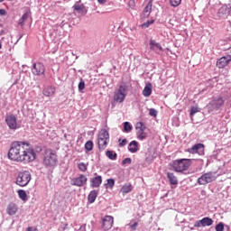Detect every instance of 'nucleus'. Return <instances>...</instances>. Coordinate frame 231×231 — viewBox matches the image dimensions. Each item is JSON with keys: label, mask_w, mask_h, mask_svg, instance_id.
Segmentation results:
<instances>
[{"label": "nucleus", "mask_w": 231, "mask_h": 231, "mask_svg": "<svg viewBox=\"0 0 231 231\" xmlns=\"http://www.w3.org/2000/svg\"><path fill=\"white\" fill-rule=\"evenodd\" d=\"M36 156L35 149L26 141L13 142L8 152L9 160L19 163H32Z\"/></svg>", "instance_id": "obj_1"}, {"label": "nucleus", "mask_w": 231, "mask_h": 231, "mask_svg": "<svg viewBox=\"0 0 231 231\" xmlns=\"http://www.w3.org/2000/svg\"><path fill=\"white\" fill-rule=\"evenodd\" d=\"M59 162V159L57 157V153L53 152L51 149H47L44 151L43 153V165L46 167V169H53L57 162Z\"/></svg>", "instance_id": "obj_2"}, {"label": "nucleus", "mask_w": 231, "mask_h": 231, "mask_svg": "<svg viewBox=\"0 0 231 231\" xmlns=\"http://www.w3.org/2000/svg\"><path fill=\"white\" fill-rule=\"evenodd\" d=\"M191 165L192 159H177L171 162V167L175 172H185Z\"/></svg>", "instance_id": "obj_3"}, {"label": "nucleus", "mask_w": 231, "mask_h": 231, "mask_svg": "<svg viewBox=\"0 0 231 231\" xmlns=\"http://www.w3.org/2000/svg\"><path fill=\"white\" fill-rule=\"evenodd\" d=\"M30 181H32V173H30V171H23L18 172L15 181L16 185H19V187H26Z\"/></svg>", "instance_id": "obj_4"}, {"label": "nucleus", "mask_w": 231, "mask_h": 231, "mask_svg": "<svg viewBox=\"0 0 231 231\" xmlns=\"http://www.w3.org/2000/svg\"><path fill=\"white\" fill-rule=\"evenodd\" d=\"M225 105V100H223V97H218L211 100L208 105H207V109L208 113H213V111H219L221 107Z\"/></svg>", "instance_id": "obj_5"}, {"label": "nucleus", "mask_w": 231, "mask_h": 231, "mask_svg": "<svg viewBox=\"0 0 231 231\" xmlns=\"http://www.w3.org/2000/svg\"><path fill=\"white\" fill-rule=\"evenodd\" d=\"M125 97H127V86L120 85L118 89L114 94V100L122 104L124 100H125Z\"/></svg>", "instance_id": "obj_6"}, {"label": "nucleus", "mask_w": 231, "mask_h": 231, "mask_svg": "<svg viewBox=\"0 0 231 231\" xmlns=\"http://www.w3.org/2000/svg\"><path fill=\"white\" fill-rule=\"evenodd\" d=\"M216 180V175L214 172H207L204 173L201 177L198 179V183L199 185H207L208 183H212V181H215Z\"/></svg>", "instance_id": "obj_7"}, {"label": "nucleus", "mask_w": 231, "mask_h": 231, "mask_svg": "<svg viewBox=\"0 0 231 231\" xmlns=\"http://www.w3.org/2000/svg\"><path fill=\"white\" fill-rule=\"evenodd\" d=\"M46 67H44V64L41 62L33 63L32 68V75H35L36 77H41V75H44Z\"/></svg>", "instance_id": "obj_8"}, {"label": "nucleus", "mask_w": 231, "mask_h": 231, "mask_svg": "<svg viewBox=\"0 0 231 231\" xmlns=\"http://www.w3.org/2000/svg\"><path fill=\"white\" fill-rule=\"evenodd\" d=\"M136 135L138 140H145L147 138V133H145V125L143 123L139 122L135 125Z\"/></svg>", "instance_id": "obj_9"}, {"label": "nucleus", "mask_w": 231, "mask_h": 231, "mask_svg": "<svg viewBox=\"0 0 231 231\" xmlns=\"http://www.w3.org/2000/svg\"><path fill=\"white\" fill-rule=\"evenodd\" d=\"M189 152L190 154H199V156H203L205 154V145L203 143H198L189 149Z\"/></svg>", "instance_id": "obj_10"}, {"label": "nucleus", "mask_w": 231, "mask_h": 231, "mask_svg": "<svg viewBox=\"0 0 231 231\" xmlns=\"http://www.w3.org/2000/svg\"><path fill=\"white\" fill-rule=\"evenodd\" d=\"M113 223H115L113 217L106 216L103 218V224H102L103 230H111V228H113Z\"/></svg>", "instance_id": "obj_11"}, {"label": "nucleus", "mask_w": 231, "mask_h": 231, "mask_svg": "<svg viewBox=\"0 0 231 231\" xmlns=\"http://www.w3.org/2000/svg\"><path fill=\"white\" fill-rule=\"evenodd\" d=\"M5 122L8 125V127L13 130H15L19 127V126H17V117H15V116H14V115H10L8 116H6Z\"/></svg>", "instance_id": "obj_12"}, {"label": "nucleus", "mask_w": 231, "mask_h": 231, "mask_svg": "<svg viewBox=\"0 0 231 231\" xmlns=\"http://www.w3.org/2000/svg\"><path fill=\"white\" fill-rule=\"evenodd\" d=\"M88 183V177L86 175H79L78 178H75L72 180V185H75L76 187H84Z\"/></svg>", "instance_id": "obj_13"}, {"label": "nucleus", "mask_w": 231, "mask_h": 231, "mask_svg": "<svg viewBox=\"0 0 231 231\" xmlns=\"http://www.w3.org/2000/svg\"><path fill=\"white\" fill-rule=\"evenodd\" d=\"M230 10H231L230 5H222L218 9V12H217L218 17H222L223 19H225V17H228V15H230Z\"/></svg>", "instance_id": "obj_14"}, {"label": "nucleus", "mask_w": 231, "mask_h": 231, "mask_svg": "<svg viewBox=\"0 0 231 231\" xmlns=\"http://www.w3.org/2000/svg\"><path fill=\"white\" fill-rule=\"evenodd\" d=\"M150 50L155 51V53H160V51H163V47H162L160 42H157L154 40H150Z\"/></svg>", "instance_id": "obj_15"}, {"label": "nucleus", "mask_w": 231, "mask_h": 231, "mask_svg": "<svg viewBox=\"0 0 231 231\" xmlns=\"http://www.w3.org/2000/svg\"><path fill=\"white\" fill-rule=\"evenodd\" d=\"M230 60H231L230 56H224L217 61V66L219 69L226 68V66H228V63L230 62Z\"/></svg>", "instance_id": "obj_16"}, {"label": "nucleus", "mask_w": 231, "mask_h": 231, "mask_svg": "<svg viewBox=\"0 0 231 231\" xmlns=\"http://www.w3.org/2000/svg\"><path fill=\"white\" fill-rule=\"evenodd\" d=\"M102 185V176L98 175L90 180V186L93 189H97Z\"/></svg>", "instance_id": "obj_17"}, {"label": "nucleus", "mask_w": 231, "mask_h": 231, "mask_svg": "<svg viewBox=\"0 0 231 231\" xmlns=\"http://www.w3.org/2000/svg\"><path fill=\"white\" fill-rule=\"evenodd\" d=\"M17 210H18L17 204H14V203H10L6 208V212L8 216H15V214H17Z\"/></svg>", "instance_id": "obj_18"}, {"label": "nucleus", "mask_w": 231, "mask_h": 231, "mask_svg": "<svg viewBox=\"0 0 231 231\" xmlns=\"http://www.w3.org/2000/svg\"><path fill=\"white\" fill-rule=\"evenodd\" d=\"M152 11V2H149L143 11V17L145 19L151 15Z\"/></svg>", "instance_id": "obj_19"}, {"label": "nucleus", "mask_w": 231, "mask_h": 231, "mask_svg": "<svg viewBox=\"0 0 231 231\" xmlns=\"http://www.w3.org/2000/svg\"><path fill=\"white\" fill-rule=\"evenodd\" d=\"M128 151L133 153L138 152V142L132 141L128 145Z\"/></svg>", "instance_id": "obj_20"}, {"label": "nucleus", "mask_w": 231, "mask_h": 231, "mask_svg": "<svg viewBox=\"0 0 231 231\" xmlns=\"http://www.w3.org/2000/svg\"><path fill=\"white\" fill-rule=\"evenodd\" d=\"M152 93V85L149 83L144 87L143 90V97H151Z\"/></svg>", "instance_id": "obj_21"}, {"label": "nucleus", "mask_w": 231, "mask_h": 231, "mask_svg": "<svg viewBox=\"0 0 231 231\" xmlns=\"http://www.w3.org/2000/svg\"><path fill=\"white\" fill-rule=\"evenodd\" d=\"M44 97H53L55 95V88L53 87H47L43 89Z\"/></svg>", "instance_id": "obj_22"}, {"label": "nucleus", "mask_w": 231, "mask_h": 231, "mask_svg": "<svg viewBox=\"0 0 231 231\" xmlns=\"http://www.w3.org/2000/svg\"><path fill=\"white\" fill-rule=\"evenodd\" d=\"M107 143H109V140L97 139V145H98V149H100V151H104V149H106V147H107Z\"/></svg>", "instance_id": "obj_23"}, {"label": "nucleus", "mask_w": 231, "mask_h": 231, "mask_svg": "<svg viewBox=\"0 0 231 231\" xmlns=\"http://www.w3.org/2000/svg\"><path fill=\"white\" fill-rule=\"evenodd\" d=\"M168 180L171 185H178V178L172 172L167 173Z\"/></svg>", "instance_id": "obj_24"}, {"label": "nucleus", "mask_w": 231, "mask_h": 231, "mask_svg": "<svg viewBox=\"0 0 231 231\" xmlns=\"http://www.w3.org/2000/svg\"><path fill=\"white\" fill-rule=\"evenodd\" d=\"M73 8L76 12H78V14H84V10H85L86 6H84V4H80V3L77 2L74 5Z\"/></svg>", "instance_id": "obj_25"}, {"label": "nucleus", "mask_w": 231, "mask_h": 231, "mask_svg": "<svg viewBox=\"0 0 231 231\" xmlns=\"http://www.w3.org/2000/svg\"><path fill=\"white\" fill-rule=\"evenodd\" d=\"M97 140H109V132L106 129L101 130Z\"/></svg>", "instance_id": "obj_26"}, {"label": "nucleus", "mask_w": 231, "mask_h": 231, "mask_svg": "<svg viewBox=\"0 0 231 231\" xmlns=\"http://www.w3.org/2000/svg\"><path fill=\"white\" fill-rule=\"evenodd\" d=\"M202 226H212L214 225V220L212 218L206 217L201 219Z\"/></svg>", "instance_id": "obj_27"}, {"label": "nucleus", "mask_w": 231, "mask_h": 231, "mask_svg": "<svg viewBox=\"0 0 231 231\" xmlns=\"http://www.w3.org/2000/svg\"><path fill=\"white\" fill-rule=\"evenodd\" d=\"M131 190H133V185H131V184H125L121 188L122 194H129V192H131Z\"/></svg>", "instance_id": "obj_28"}, {"label": "nucleus", "mask_w": 231, "mask_h": 231, "mask_svg": "<svg viewBox=\"0 0 231 231\" xmlns=\"http://www.w3.org/2000/svg\"><path fill=\"white\" fill-rule=\"evenodd\" d=\"M97 196H98V193L97 190H92L88 194V201L89 203H95V199H97Z\"/></svg>", "instance_id": "obj_29"}, {"label": "nucleus", "mask_w": 231, "mask_h": 231, "mask_svg": "<svg viewBox=\"0 0 231 231\" xmlns=\"http://www.w3.org/2000/svg\"><path fill=\"white\" fill-rule=\"evenodd\" d=\"M18 196L22 201H28V195L26 194V191L23 189L18 190Z\"/></svg>", "instance_id": "obj_30"}, {"label": "nucleus", "mask_w": 231, "mask_h": 231, "mask_svg": "<svg viewBox=\"0 0 231 231\" xmlns=\"http://www.w3.org/2000/svg\"><path fill=\"white\" fill-rule=\"evenodd\" d=\"M106 156L109 158V160H116L117 154L114 151H106Z\"/></svg>", "instance_id": "obj_31"}, {"label": "nucleus", "mask_w": 231, "mask_h": 231, "mask_svg": "<svg viewBox=\"0 0 231 231\" xmlns=\"http://www.w3.org/2000/svg\"><path fill=\"white\" fill-rule=\"evenodd\" d=\"M105 187L106 189H113L115 187V179H107Z\"/></svg>", "instance_id": "obj_32"}, {"label": "nucleus", "mask_w": 231, "mask_h": 231, "mask_svg": "<svg viewBox=\"0 0 231 231\" xmlns=\"http://www.w3.org/2000/svg\"><path fill=\"white\" fill-rule=\"evenodd\" d=\"M124 131L125 133H131L133 131V125L129 122L124 123Z\"/></svg>", "instance_id": "obj_33"}, {"label": "nucleus", "mask_w": 231, "mask_h": 231, "mask_svg": "<svg viewBox=\"0 0 231 231\" xmlns=\"http://www.w3.org/2000/svg\"><path fill=\"white\" fill-rule=\"evenodd\" d=\"M78 168L79 169V171H81L82 172H86V171H88V163H84V162H80L78 164Z\"/></svg>", "instance_id": "obj_34"}, {"label": "nucleus", "mask_w": 231, "mask_h": 231, "mask_svg": "<svg viewBox=\"0 0 231 231\" xmlns=\"http://www.w3.org/2000/svg\"><path fill=\"white\" fill-rule=\"evenodd\" d=\"M85 149L86 151H93V141H88L85 143Z\"/></svg>", "instance_id": "obj_35"}, {"label": "nucleus", "mask_w": 231, "mask_h": 231, "mask_svg": "<svg viewBox=\"0 0 231 231\" xmlns=\"http://www.w3.org/2000/svg\"><path fill=\"white\" fill-rule=\"evenodd\" d=\"M171 6L176 8V6H180L181 5V0H170Z\"/></svg>", "instance_id": "obj_36"}, {"label": "nucleus", "mask_w": 231, "mask_h": 231, "mask_svg": "<svg viewBox=\"0 0 231 231\" xmlns=\"http://www.w3.org/2000/svg\"><path fill=\"white\" fill-rule=\"evenodd\" d=\"M151 24H154V20H149L146 23H143L141 26L142 28H149V26H151Z\"/></svg>", "instance_id": "obj_37"}, {"label": "nucleus", "mask_w": 231, "mask_h": 231, "mask_svg": "<svg viewBox=\"0 0 231 231\" xmlns=\"http://www.w3.org/2000/svg\"><path fill=\"white\" fill-rule=\"evenodd\" d=\"M196 113H199V107L192 106L190 113H189L190 116H194L196 115Z\"/></svg>", "instance_id": "obj_38"}, {"label": "nucleus", "mask_w": 231, "mask_h": 231, "mask_svg": "<svg viewBox=\"0 0 231 231\" xmlns=\"http://www.w3.org/2000/svg\"><path fill=\"white\" fill-rule=\"evenodd\" d=\"M225 230V225H223V222H220L216 226V231H223Z\"/></svg>", "instance_id": "obj_39"}, {"label": "nucleus", "mask_w": 231, "mask_h": 231, "mask_svg": "<svg viewBox=\"0 0 231 231\" xmlns=\"http://www.w3.org/2000/svg\"><path fill=\"white\" fill-rule=\"evenodd\" d=\"M85 88H86V83L84 82V80L81 79L79 84V91H82Z\"/></svg>", "instance_id": "obj_40"}, {"label": "nucleus", "mask_w": 231, "mask_h": 231, "mask_svg": "<svg viewBox=\"0 0 231 231\" xmlns=\"http://www.w3.org/2000/svg\"><path fill=\"white\" fill-rule=\"evenodd\" d=\"M150 116H158V111L154 108H151L149 112Z\"/></svg>", "instance_id": "obj_41"}, {"label": "nucleus", "mask_w": 231, "mask_h": 231, "mask_svg": "<svg viewBox=\"0 0 231 231\" xmlns=\"http://www.w3.org/2000/svg\"><path fill=\"white\" fill-rule=\"evenodd\" d=\"M133 160H131V158H125V160H123L122 164L123 165H127V163L131 164Z\"/></svg>", "instance_id": "obj_42"}, {"label": "nucleus", "mask_w": 231, "mask_h": 231, "mask_svg": "<svg viewBox=\"0 0 231 231\" xmlns=\"http://www.w3.org/2000/svg\"><path fill=\"white\" fill-rule=\"evenodd\" d=\"M22 18L26 22L28 21V19H30V12H26L25 14H23V15L22 16Z\"/></svg>", "instance_id": "obj_43"}, {"label": "nucleus", "mask_w": 231, "mask_h": 231, "mask_svg": "<svg viewBox=\"0 0 231 231\" xmlns=\"http://www.w3.org/2000/svg\"><path fill=\"white\" fill-rule=\"evenodd\" d=\"M195 228H199L203 226V224L201 223V220L196 221L194 224Z\"/></svg>", "instance_id": "obj_44"}, {"label": "nucleus", "mask_w": 231, "mask_h": 231, "mask_svg": "<svg viewBox=\"0 0 231 231\" xmlns=\"http://www.w3.org/2000/svg\"><path fill=\"white\" fill-rule=\"evenodd\" d=\"M127 145V139H123L122 142L119 143V147H125Z\"/></svg>", "instance_id": "obj_45"}, {"label": "nucleus", "mask_w": 231, "mask_h": 231, "mask_svg": "<svg viewBox=\"0 0 231 231\" xmlns=\"http://www.w3.org/2000/svg\"><path fill=\"white\" fill-rule=\"evenodd\" d=\"M136 226H138V222H135L133 225H130V228H132V230H136Z\"/></svg>", "instance_id": "obj_46"}, {"label": "nucleus", "mask_w": 231, "mask_h": 231, "mask_svg": "<svg viewBox=\"0 0 231 231\" xmlns=\"http://www.w3.org/2000/svg\"><path fill=\"white\" fill-rule=\"evenodd\" d=\"M24 23H25V20L23 19V18H20V20H19V22H18V24H19L20 26H24Z\"/></svg>", "instance_id": "obj_47"}, {"label": "nucleus", "mask_w": 231, "mask_h": 231, "mask_svg": "<svg viewBox=\"0 0 231 231\" xmlns=\"http://www.w3.org/2000/svg\"><path fill=\"white\" fill-rule=\"evenodd\" d=\"M128 5H129L130 7L134 8V0H130Z\"/></svg>", "instance_id": "obj_48"}, {"label": "nucleus", "mask_w": 231, "mask_h": 231, "mask_svg": "<svg viewBox=\"0 0 231 231\" xmlns=\"http://www.w3.org/2000/svg\"><path fill=\"white\" fill-rule=\"evenodd\" d=\"M6 14V10L0 9V15H5Z\"/></svg>", "instance_id": "obj_49"}, {"label": "nucleus", "mask_w": 231, "mask_h": 231, "mask_svg": "<svg viewBox=\"0 0 231 231\" xmlns=\"http://www.w3.org/2000/svg\"><path fill=\"white\" fill-rule=\"evenodd\" d=\"M27 231H37V228L31 226L27 228Z\"/></svg>", "instance_id": "obj_50"}, {"label": "nucleus", "mask_w": 231, "mask_h": 231, "mask_svg": "<svg viewBox=\"0 0 231 231\" xmlns=\"http://www.w3.org/2000/svg\"><path fill=\"white\" fill-rule=\"evenodd\" d=\"M79 231H86V226H81Z\"/></svg>", "instance_id": "obj_51"}, {"label": "nucleus", "mask_w": 231, "mask_h": 231, "mask_svg": "<svg viewBox=\"0 0 231 231\" xmlns=\"http://www.w3.org/2000/svg\"><path fill=\"white\" fill-rule=\"evenodd\" d=\"M107 0H97V2L99 3V5H104V3H106Z\"/></svg>", "instance_id": "obj_52"}, {"label": "nucleus", "mask_w": 231, "mask_h": 231, "mask_svg": "<svg viewBox=\"0 0 231 231\" xmlns=\"http://www.w3.org/2000/svg\"><path fill=\"white\" fill-rule=\"evenodd\" d=\"M228 51H229V53H231V47L228 48Z\"/></svg>", "instance_id": "obj_53"}, {"label": "nucleus", "mask_w": 231, "mask_h": 231, "mask_svg": "<svg viewBox=\"0 0 231 231\" xmlns=\"http://www.w3.org/2000/svg\"><path fill=\"white\" fill-rule=\"evenodd\" d=\"M66 226H68V224H66L65 227L63 228V230H66Z\"/></svg>", "instance_id": "obj_54"}, {"label": "nucleus", "mask_w": 231, "mask_h": 231, "mask_svg": "<svg viewBox=\"0 0 231 231\" xmlns=\"http://www.w3.org/2000/svg\"><path fill=\"white\" fill-rule=\"evenodd\" d=\"M1 48H3V46H2L1 43H0V50H1Z\"/></svg>", "instance_id": "obj_55"}, {"label": "nucleus", "mask_w": 231, "mask_h": 231, "mask_svg": "<svg viewBox=\"0 0 231 231\" xmlns=\"http://www.w3.org/2000/svg\"><path fill=\"white\" fill-rule=\"evenodd\" d=\"M3 1H5V0H0V3H3Z\"/></svg>", "instance_id": "obj_56"}, {"label": "nucleus", "mask_w": 231, "mask_h": 231, "mask_svg": "<svg viewBox=\"0 0 231 231\" xmlns=\"http://www.w3.org/2000/svg\"><path fill=\"white\" fill-rule=\"evenodd\" d=\"M8 1H14V0H8Z\"/></svg>", "instance_id": "obj_57"}]
</instances>
